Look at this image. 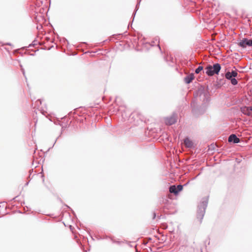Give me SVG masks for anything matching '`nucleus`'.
Wrapping results in <instances>:
<instances>
[{
    "label": "nucleus",
    "mask_w": 252,
    "mask_h": 252,
    "mask_svg": "<svg viewBox=\"0 0 252 252\" xmlns=\"http://www.w3.org/2000/svg\"><path fill=\"white\" fill-rule=\"evenodd\" d=\"M221 69L220 65L215 63L213 65H209L205 68V73L209 76H212L215 74H218Z\"/></svg>",
    "instance_id": "nucleus-1"
},
{
    "label": "nucleus",
    "mask_w": 252,
    "mask_h": 252,
    "mask_svg": "<svg viewBox=\"0 0 252 252\" xmlns=\"http://www.w3.org/2000/svg\"><path fill=\"white\" fill-rule=\"evenodd\" d=\"M207 205V201H202L198 207L197 217L200 221L203 219L204 217Z\"/></svg>",
    "instance_id": "nucleus-2"
},
{
    "label": "nucleus",
    "mask_w": 252,
    "mask_h": 252,
    "mask_svg": "<svg viewBox=\"0 0 252 252\" xmlns=\"http://www.w3.org/2000/svg\"><path fill=\"white\" fill-rule=\"evenodd\" d=\"M177 121V115L173 114L171 117L165 118V123L167 125H172Z\"/></svg>",
    "instance_id": "nucleus-3"
},
{
    "label": "nucleus",
    "mask_w": 252,
    "mask_h": 252,
    "mask_svg": "<svg viewBox=\"0 0 252 252\" xmlns=\"http://www.w3.org/2000/svg\"><path fill=\"white\" fill-rule=\"evenodd\" d=\"M239 45L243 48H246L247 46H252V40L245 38L240 42Z\"/></svg>",
    "instance_id": "nucleus-4"
},
{
    "label": "nucleus",
    "mask_w": 252,
    "mask_h": 252,
    "mask_svg": "<svg viewBox=\"0 0 252 252\" xmlns=\"http://www.w3.org/2000/svg\"><path fill=\"white\" fill-rule=\"evenodd\" d=\"M238 75L237 72L236 71H232L231 72H227L225 74V77L226 79L229 80L233 77H237Z\"/></svg>",
    "instance_id": "nucleus-5"
},
{
    "label": "nucleus",
    "mask_w": 252,
    "mask_h": 252,
    "mask_svg": "<svg viewBox=\"0 0 252 252\" xmlns=\"http://www.w3.org/2000/svg\"><path fill=\"white\" fill-rule=\"evenodd\" d=\"M228 141L229 142H233L234 143H238L240 142V139L236 135L231 134L228 137Z\"/></svg>",
    "instance_id": "nucleus-6"
},
{
    "label": "nucleus",
    "mask_w": 252,
    "mask_h": 252,
    "mask_svg": "<svg viewBox=\"0 0 252 252\" xmlns=\"http://www.w3.org/2000/svg\"><path fill=\"white\" fill-rule=\"evenodd\" d=\"M184 144L187 148H192L193 147V143L189 138H186L184 140Z\"/></svg>",
    "instance_id": "nucleus-7"
},
{
    "label": "nucleus",
    "mask_w": 252,
    "mask_h": 252,
    "mask_svg": "<svg viewBox=\"0 0 252 252\" xmlns=\"http://www.w3.org/2000/svg\"><path fill=\"white\" fill-rule=\"evenodd\" d=\"M194 79V75L193 74H190L185 78V81L187 84L190 83Z\"/></svg>",
    "instance_id": "nucleus-8"
},
{
    "label": "nucleus",
    "mask_w": 252,
    "mask_h": 252,
    "mask_svg": "<svg viewBox=\"0 0 252 252\" xmlns=\"http://www.w3.org/2000/svg\"><path fill=\"white\" fill-rule=\"evenodd\" d=\"M241 111L245 115L250 116L251 114V112L249 109L248 107H244L241 108Z\"/></svg>",
    "instance_id": "nucleus-9"
},
{
    "label": "nucleus",
    "mask_w": 252,
    "mask_h": 252,
    "mask_svg": "<svg viewBox=\"0 0 252 252\" xmlns=\"http://www.w3.org/2000/svg\"><path fill=\"white\" fill-rule=\"evenodd\" d=\"M169 191L170 192L173 193L175 194H178L176 187L174 185L170 187Z\"/></svg>",
    "instance_id": "nucleus-10"
},
{
    "label": "nucleus",
    "mask_w": 252,
    "mask_h": 252,
    "mask_svg": "<svg viewBox=\"0 0 252 252\" xmlns=\"http://www.w3.org/2000/svg\"><path fill=\"white\" fill-rule=\"evenodd\" d=\"M203 67L202 66H199L196 69H195V73L197 74H198L201 70H203Z\"/></svg>",
    "instance_id": "nucleus-11"
},
{
    "label": "nucleus",
    "mask_w": 252,
    "mask_h": 252,
    "mask_svg": "<svg viewBox=\"0 0 252 252\" xmlns=\"http://www.w3.org/2000/svg\"><path fill=\"white\" fill-rule=\"evenodd\" d=\"M231 80V83L232 85H235L237 84L238 82L237 81V80L233 78H232L231 79H230Z\"/></svg>",
    "instance_id": "nucleus-12"
},
{
    "label": "nucleus",
    "mask_w": 252,
    "mask_h": 252,
    "mask_svg": "<svg viewBox=\"0 0 252 252\" xmlns=\"http://www.w3.org/2000/svg\"><path fill=\"white\" fill-rule=\"evenodd\" d=\"M176 188H177V193H178L179 191H180L182 190L183 186L182 185H179L176 187Z\"/></svg>",
    "instance_id": "nucleus-13"
},
{
    "label": "nucleus",
    "mask_w": 252,
    "mask_h": 252,
    "mask_svg": "<svg viewBox=\"0 0 252 252\" xmlns=\"http://www.w3.org/2000/svg\"><path fill=\"white\" fill-rule=\"evenodd\" d=\"M249 109H250L251 112L252 111V106L248 107Z\"/></svg>",
    "instance_id": "nucleus-14"
},
{
    "label": "nucleus",
    "mask_w": 252,
    "mask_h": 252,
    "mask_svg": "<svg viewBox=\"0 0 252 252\" xmlns=\"http://www.w3.org/2000/svg\"><path fill=\"white\" fill-rule=\"evenodd\" d=\"M22 71H23V73L24 74L25 72H24V70H22Z\"/></svg>",
    "instance_id": "nucleus-15"
},
{
    "label": "nucleus",
    "mask_w": 252,
    "mask_h": 252,
    "mask_svg": "<svg viewBox=\"0 0 252 252\" xmlns=\"http://www.w3.org/2000/svg\"><path fill=\"white\" fill-rule=\"evenodd\" d=\"M155 217H156V215H155V214H154V218H155Z\"/></svg>",
    "instance_id": "nucleus-16"
}]
</instances>
